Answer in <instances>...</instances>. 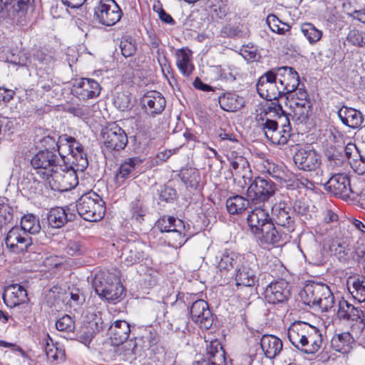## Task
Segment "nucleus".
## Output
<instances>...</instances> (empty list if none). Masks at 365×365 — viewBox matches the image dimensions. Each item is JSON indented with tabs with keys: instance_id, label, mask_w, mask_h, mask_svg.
Masks as SVG:
<instances>
[{
	"instance_id": "obj_11",
	"label": "nucleus",
	"mask_w": 365,
	"mask_h": 365,
	"mask_svg": "<svg viewBox=\"0 0 365 365\" xmlns=\"http://www.w3.org/2000/svg\"><path fill=\"white\" fill-rule=\"evenodd\" d=\"M257 91L267 101L277 100L284 96L274 68L264 73L258 80Z\"/></svg>"
},
{
	"instance_id": "obj_9",
	"label": "nucleus",
	"mask_w": 365,
	"mask_h": 365,
	"mask_svg": "<svg viewBox=\"0 0 365 365\" xmlns=\"http://www.w3.org/2000/svg\"><path fill=\"white\" fill-rule=\"evenodd\" d=\"M58 156L48 148L38 151L31 159V164L40 179H48V175L58 165Z\"/></svg>"
},
{
	"instance_id": "obj_45",
	"label": "nucleus",
	"mask_w": 365,
	"mask_h": 365,
	"mask_svg": "<svg viewBox=\"0 0 365 365\" xmlns=\"http://www.w3.org/2000/svg\"><path fill=\"white\" fill-rule=\"evenodd\" d=\"M180 177L187 187L192 188H197L200 180L199 171L192 168L182 170L180 173Z\"/></svg>"
},
{
	"instance_id": "obj_27",
	"label": "nucleus",
	"mask_w": 365,
	"mask_h": 365,
	"mask_svg": "<svg viewBox=\"0 0 365 365\" xmlns=\"http://www.w3.org/2000/svg\"><path fill=\"white\" fill-rule=\"evenodd\" d=\"M144 245L139 242H128L121 249V262L126 266L140 262L144 257Z\"/></svg>"
},
{
	"instance_id": "obj_17",
	"label": "nucleus",
	"mask_w": 365,
	"mask_h": 365,
	"mask_svg": "<svg viewBox=\"0 0 365 365\" xmlns=\"http://www.w3.org/2000/svg\"><path fill=\"white\" fill-rule=\"evenodd\" d=\"M363 333L364 331L354 332V329L336 333L331 338V346L337 352L348 354L353 350L356 341L360 344L365 342L361 339Z\"/></svg>"
},
{
	"instance_id": "obj_57",
	"label": "nucleus",
	"mask_w": 365,
	"mask_h": 365,
	"mask_svg": "<svg viewBox=\"0 0 365 365\" xmlns=\"http://www.w3.org/2000/svg\"><path fill=\"white\" fill-rule=\"evenodd\" d=\"M266 164H264L263 166L265 169V171L272 178L276 179H282L284 176L283 170L274 163H269V161L264 162Z\"/></svg>"
},
{
	"instance_id": "obj_46",
	"label": "nucleus",
	"mask_w": 365,
	"mask_h": 365,
	"mask_svg": "<svg viewBox=\"0 0 365 365\" xmlns=\"http://www.w3.org/2000/svg\"><path fill=\"white\" fill-rule=\"evenodd\" d=\"M301 31L310 44H315L322 36V31L311 23L302 24Z\"/></svg>"
},
{
	"instance_id": "obj_49",
	"label": "nucleus",
	"mask_w": 365,
	"mask_h": 365,
	"mask_svg": "<svg viewBox=\"0 0 365 365\" xmlns=\"http://www.w3.org/2000/svg\"><path fill=\"white\" fill-rule=\"evenodd\" d=\"M279 119L281 121V130H276V133L278 135V136H280L281 138H285L283 143H272L273 144L276 145H284L287 143L290 136H291V131L292 128L289 122V118L284 115L282 116H279Z\"/></svg>"
},
{
	"instance_id": "obj_25",
	"label": "nucleus",
	"mask_w": 365,
	"mask_h": 365,
	"mask_svg": "<svg viewBox=\"0 0 365 365\" xmlns=\"http://www.w3.org/2000/svg\"><path fill=\"white\" fill-rule=\"evenodd\" d=\"M76 96L83 101L97 98L101 91L99 83L92 78H82L73 86Z\"/></svg>"
},
{
	"instance_id": "obj_58",
	"label": "nucleus",
	"mask_w": 365,
	"mask_h": 365,
	"mask_svg": "<svg viewBox=\"0 0 365 365\" xmlns=\"http://www.w3.org/2000/svg\"><path fill=\"white\" fill-rule=\"evenodd\" d=\"M330 250L335 255H338L339 258L346 257L348 256L349 252V250L347 248V245L344 242L341 243L337 241L331 243Z\"/></svg>"
},
{
	"instance_id": "obj_47",
	"label": "nucleus",
	"mask_w": 365,
	"mask_h": 365,
	"mask_svg": "<svg viewBox=\"0 0 365 365\" xmlns=\"http://www.w3.org/2000/svg\"><path fill=\"white\" fill-rule=\"evenodd\" d=\"M130 212L131 218L138 222L144 220V216L147 212L146 207L140 197L135 198L130 204Z\"/></svg>"
},
{
	"instance_id": "obj_33",
	"label": "nucleus",
	"mask_w": 365,
	"mask_h": 365,
	"mask_svg": "<svg viewBox=\"0 0 365 365\" xmlns=\"http://www.w3.org/2000/svg\"><path fill=\"white\" fill-rule=\"evenodd\" d=\"M337 115L342 123L352 129L361 128L364 123V115L355 108L342 106L339 109Z\"/></svg>"
},
{
	"instance_id": "obj_42",
	"label": "nucleus",
	"mask_w": 365,
	"mask_h": 365,
	"mask_svg": "<svg viewBox=\"0 0 365 365\" xmlns=\"http://www.w3.org/2000/svg\"><path fill=\"white\" fill-rule=\"evenodd\" d=\"M69 152L73 158L72 163L77 167V170L83 171L88 165L87 154L84 147L74 139V142L70 145Z\"/></svg>"
},
{
	"instance_id": "obj_53",
	"label": "nucleus",
	"mask_w": 365,
	"mask_h": 365,
	"mask_svg": "<svg viewBox=\"0 0 365 365\" xmlns=\"http://www.w3.org/2000/svg\"><path fill=\"white\" fill-rule=\"evenodd\" d=\"M122 55L125 57L132 56L136 51L135 43L131 38H123L120 43Z\"/></svg>"
},
{
	"instance_id": "obj_31",
	"label": "nucleus",
	"mask_w": 365,
	"mask_h": 365,
	"mask_svg": "<svg viewBox=\"0 0 365 365\" xmlns=\"http://www.w3.org/2000/svg\"><path fill=\"white\" fill-rule=\"evenodd\" d=\"M76 215L68 207L51 208L47 215L48 223L53 228H61L68 222L73 221Z\"/></svg>"
},
{
	"instance_id": "obj_54",
	"label": "nucleus",
	"mask_w": 365,
	"mask_h": 365,
	"mask_svg": "<svg viewBox=\"0 0 365 365\" xmlns=\"http://www.w3.org/2000/svg\"><path fill=\"white\" fill-rule=\"evenodd\" d=\"M65 252L71 256H78L84 253L85 249L80 242L69 240L65 247Z\"/></svg>"
},
{
	"instance_id": "obj_18",
	"label": "nucleus",
	"mask_w": 365,
	"mask_h": 365,
	"mask_svg": "<svg viewBox=\"0 0 365 365\" xmlns=\"http://www.w3.org/2000/svg\"><path fill=\"white\" fill-rule=\"evenodd\" d=\"M104 145L110 150H122L128 144V137L120 126L116 124L110 125L102 132Z\"/></svg>"
},
{
	"instance_id": "obj_28",
	"label": "nucleus",
	"mask_w": 365,
	"mask_h": 365,
	"mask_svg": "<svg viewBox=\"0 0 365 365\" xmlns=\"http://www.w3.org/2000/svg\"><path fill=\"white\" fill-rule=\"evenodd\" d=\"M312 325L304 322H294L287 330V336L292 344L301 351Z\"/></svg>"
},
{
	"instance_id": "obj_10",
	"label": "nucleus",
	"mask_w": 365,
	"mask_h": 365,
	"mask_svg": "<svg viewBox=\"0 0 365 365\" xmlns=\"http://www.w3.org/2000/svg\"><path fill=\"white\" fill-rule=\"evenodd\" d=\"M123 12L115 0H100L94 9V16L99 24L106 26L120 21Z\"/></svg>"
},
{
	"instance_id": "obj_60",
	"label": "nucleus",
	"mask_w": 365,
	"mask_h": 365,
	"mask_svg": "<svg viewBox=\"0 0 365 365\" xmlns=\"http://www.w3.org/2000/svg\"><path fill=\"white\" fill-rule=\"evenodd\" d=\"M68 112L76 117L86 118L90 114V108L86 106H74L68 108Z\"/></svg>"
},
{
	"instance_id": "obj_29",
	"label": "nucleus",
	"mask_w": 365,
	"mask_h": 365,
	"mask_svg": "<svg viewBox=\"0 0 365 365\" xmlns=\"http://www.w3.org/2000/svg\"><path fill=\"white\" fill-rule=\"evenodd\" d=\"M207 360L197 362V365H227L226 353L218 340L211 341L206 347Z\"/></svg>"
},
{
	"instance_id": "obj_63",
	"label": "nucleus",
	"mask_w": 365,
	"mask_h": 365,
	"mask_svg": "<svg viewBox=\"0 0 365 365\" xmlns=\"http://www.w3.org/2000/svg\"><path fill=\"white\" fill-rule=\"evenodd\" d=\"M327 158L329 161V166L330 167H341L343 165L344 157L339 151H335L331 154L329 151L327 153Z\"/></svg>"
},
{
	"instance_id": "obj_1",
	"label": "nucleus",
	"mask_w": 365,
	"mask_h": 365,
	"mask_svg": "<svg viewBox=\"0 0 365 365\" xmlns=\"http://www.w3.org/2000/svg\"><path fill=\"white\" fill-rule=\"evenodd\" d=\"M300 296L305 304L318 307L322 312H328L334 304V297L329 287L324 283L308 282Z\"/></svg>"
},
{
	"instance_id": "obj_14",
	"label": "nucleus",
	"mask_w": 365,
	"mask_h": 365,
	"mask_svg": "<svg viewBox=\"0 0 365 365\" xmlns=\"http://www.w3.org/2000/svg\"><path fill=\"white\" fill-rule=\"evenodd\" d=\"M337 317L341 320L351 322L350 329H354V332L364 331L365 314L364 311L347 301L344 299L339 301Z\"/></svg>"
},
{
	"instance_id": "obj_64",
	"label": "nucleus",
	"mask_w": 365,
	"mask_h": 365,
	"mask_svg": "<svg viewBox=\"0 0 365 365\" xmlns=\"http://www.w3.org/2000/svg\"><path fill=\"white\" fill-rule=\"evenodd\" d=\"M218 136L222 140H227L230 143L234 144L231 146L232 148H236L237 146H240L238 140L236 138L235 135L232 133L226 132V130L220 129L218 133Z\"/></svg>"
},
{
	"instance_id": "obj_37",
	"label": "nucleus",
	"mask_w": 365,
	"mask_h": 365,
	"mask_svg": "<svg viewBox=\"0 0 365 365\" xmlns=\"http://www.w3.org/2000/svg\"><path fill=\"white\" fill-rule=\"evenodd\" d=\"M247 220L252 232L254 234L258 232L264 226V224L270 222L271 218H269L268 212L265 209L257 207L250 212Z\"/></svg>"
},
{
	"instance_id": "obj_52",
	"label": "nucleus",
	"mask_w": 365,
	"mask_h": 365,
	"mask_svg": "<svg viewBox=\"0 0 365 365\" xmlns=\"http://www.w3.org/2000/svg\"><path fill=\"white\" fill-rule=\"evenodd\" d=\"M56 327L58 331L71 332L75 329V322L68 314H65L57 320Z\"/></svg>"
},
{
	"instance_id": "obj_19",
	"label": "nucleus",
	"mask_w": 365,
	"mask_h": 365,
	"mask_svg": "<svg viewBox=\"0 0 365 365\" xmlns=\"http://www.w3.org/2000/svg\"><path fill=\"white\" fill-rule=\"evenodd\" d=\"M190 315L192 321L198 324L200 329L207 330L212 327L214 322L213 315L205 300L199 299L192 303Z\"/></svg>"
},
{
	"instance_id": "obj_51",
	"label": "nucleus",
	"mask_w": 365,
	"mask_h": 365,
	"mask_svg": "<svg viewBox=\"0 0 365 365\" xmlns=\"http://www.w3.org/2000/svg\"><path fill=\"white\" fill-rule=\"evenodd\" d=\"M178 220L171 216H163L158 220L156 225L161 232H166L168 234L172 230L176 228V221Z\"/></svg>"
},
{
	"instance_id": "obj_16",
	"label": "nucleus",
	"mask_w": 365,
	"mask_h": 365,
	"mask_svg": "<svg viewBox=\"0 0 365 365\" xmlns=\"http://www.w3.org/2000/svg\"><path fill=\"white\" fill-rule=\"evenodd\" d=\"M110 339L115 346L122 345L127 354H133L136 345L132 340L127 341L130 333V324L125 320H117L110 327Z\"/></svg>"
},
{
	"instance_id": "obj_3",
	"label": "nucleus",
	"mask_w": 365,
	"mask_h": 365,
	"mask_svg": "<svg viewBox=\"0 0 365 365\" xmlns=\"http://www.w3.org/2000/svg\"><path fill=\"white\" fill-rule=\"evenodd\" d=\"M93 287L98 295L114 304L125 296L124 287L118 277L97 274L93 279Z\"/></svg>"
},
{
	"instance_id": "obj_4",
	"label": "nucleus",
	"mask_w": 365,
	"mask_h": 365,
	"mask_svg": "<svg viewBox=\"0 0 365 365\" xmlns=\"http://www.w3.org/2000/svg\"><path fill=\"white\" fill-rule=\"evenodd\" d=\"M44 181L48 182L51 190L63 192L75 187L78 183V178L73 167L58 165Z\"/></svg>"
},
{
	"instance_id": "obj_50",
	"label": "nucleus",
	"mask_w": 365,
	"mask_h": 365,
	"mask_svg": "<svg viewBox=\"0 0 365 365\" xmlns=\"http://www.w3.org/2000/svg\"><path fill=\"white\" fill-rule=\"evenodd\" d=\"M347 41L358 47H365V31L354 29L349 31Z\"/></svg>"
},
{
	"instance_id": "obj_6",
	"label": "nucleus",
	"mask_w": 365,
	"mask_h": 365,
	"mask_svg": "<svg viewBox=\"0 0 365 365\" xmlns=\"http://www.w3.org/2000/svg\"><path fill=\"white\" fill-rule=\"evenodd\" d=\"M322 184L327 191L343 200H355L361 193L351 185L349 178L344 173L334 174L327 181L323 180Z\"/></svg>"
},
{
	"instance_id": "obj_34",
	"label": "nucleus",
	"mask_w": 365,
	"mask_h": 365,
	"mask_svg": "<svg viewBox=\"0 0 365 365\" xmlns=\"http://www.w3.org/2000/svg\"><path fill=\"white\" fill-rule=\"evenodd\" d=\"M176 222V228L169 232L165 237L170 247L178 249L181 247L188 240L189 227H186L182 220H178Z\"/></svg>"
},
{
	"instance_id": "obj_38",
	"label": "nucleus",
	"mask_w": 365,
	"mask_h": 365,
	"mask_svg": "<svg viewBox=\"0 0 365 365\" xmlns=\"http://www.w3.org/2000/svg\"><path fill=\"white\" fill-rule=\"evenodd\" d=\"M220 108L227 112H235L245 105V100L236 93H224L218 97Z\"/></svg>"
},
{
	"instance_id": "obj_30",
	"label": "nucleus",
	"mask_w": 365,
	"mask_h": 365,
	"mask_svg": "<svg viewBox=\"0 0 365 365\" xmlns=\"http://www.w3.org/2000/svg\"><path fill=\"white\" fill-rule=\"evenodd\" d=\"M27 299L26 290L23 286L18 284L6 287L3 293L4 302L10 308L26 302Z\"/></svg>"
},
{
	"instance_id": "obj_36",
	"label": "nucleus",
	"mask_w": 365,
	"mask_h": 365,
	"mask_svg": "<svg viewBox=\"0 0 365 365\" xmlns=\"http://www.w3.org/2000/svg\"><path fill=\"white\" fill-rule=\"evenodd\" d=\"M143 160L139 157L125 159L120 165L115 174V181L119 185L129 178L135 169L140 166Z\"/></svg>"
},
{
	"instance_id": "obj_55",
	"label": "nucleus",
	"mask_w": 365,
	"mask_h": 365,
	"mask_svg": "<svg viewBox=\"0 0 365 365\" xmlns=\"http://www.w3.org/2000/svg\"><path fill=\"white\" fill-rule=\"evenodd\" d=\"M74 139L75 138L73 137L68 136V135H62L58 138V140L56 141V147L59 155L62 158H64V155L63 154L61 150L63 148L69 150L70 145L74 142Z\"/></svg>"
},
{
	"instance_id": "obj_2",
	"label": "nucleus",
	"mask_w": 365,
	"mask_h": 365,
	"mask_svg": "<svg viewBox=\"0 0 365 365\" xmlns=\"http://www.w3.org/2000/svg\"><path fill=\"white\" fill-rule=\"evenodd\" d=\"M76 207L78 215L88 222L100 221L106 212L104 201L93 191L81 195L77 200Z\"/></svg>"
},
{
	"instance_id": "obj_32",
	"label": "nucleus",
	"mask_w": 365,
	"mask_h": 365,
	"mask_svg": "<svg viewBox=\"0 0 365 365\" xmlns=\"http://www.w3.org/2000/svg\"><path fill=\"white\" fill-rule=\"evenodd\" d=\"M267 112H261L257 115V123L263 130L266 138L272 143H283L285 138H281L276 133L278 128V122L267 117Z\"/></svg>"
},
{
	"instance_id": "obj_23",
	"label": "nucleus",
	"mask_w": 365,
	"mask_h": 365,
	"mask_svg": "<svg viewBox=\"0 0 365 365\" xmlns=\"http://www.w3.org/2000/svg\"><path fill=\"white\" fill-rule=\"evenodd\" d=\"M254 234L262 245H276L280 241H285L289 235L284 230H277L272 221L264 224V226Z\"/></svg>"
},
{
	"instance_id": "obj_12",
	"label": "nucleus",
	"mask_w": 365,
	"mask_h": 365,
	"mask_svg": "<svg viewBox=\"0 0 365 365\" xmlns=\"http://www.w3.org/2000/svg\"><path fill=\"white\" fill-rule=\"evenodd\" d=\"M275 192V185L269 179L257 177L247 190V197L255 204L267 201Z\"/></svg>"
},
{
	"instance_id": "obj_35",
	"label": "nucleus",
	"mask_w": 365,
	"mask_h": 365,
	"mask_svg": "<svg viewBox=\"0 0 365 365\" xmlns=\"http://www.w3.org/2000/svg\"><path fill=\"white\" fill-rule=\"evenodd\" d=\"M261 349L267 358L274 359L282 350V340L274 335H263L260 340Z\"/></svg>"
},
{
	"instance_id": "obj_8",
	"label": "nucleus",
	"mask_w": 365,
	"mask_h": 365,
	"mask_svg": "<svg viewBox=\"0 0 365 365\" xmlns=\"http://www.w3.org/2000/svg\"><path fill=\"white\" fill-rule=\"evenodd\" d=\"M286 233L290 234L296 227L295 215L290 202L282 200L274 203L272 207V219Z\"/></svg>"
},
{
	"instance_id": "obj_56",
	"label": "nucleus",
	"mask_w": 365,
	"mask_h": 365,
	"mask_svg": "<svg viewBox=\"0 0 365 365\" xmlns=\"http://www.w3.org/2000/svg\"><path fill=\"white\" fill-rule=\"evenodd\" d=\"M222 32L230 38H246L248 36V32L238 26L225 27Z\"/></svg>"
},
{
	"instance_id": "obj_24",
	"label": "nucleus",
	"mask_w": 365,
	"mask_h": 365,
	"mask_svg": "<svg viewBox=\"0 0 365 365\" xmlns=\"http://www.w3.org/2000/svg\"><path fill=\"white\" fill-rule=\"evenodd\" d=\"M141 103L147 114L155 116L164 110L166 101L160 92L149 91L142 97Z\"/></svg>"
},
{
	"instance_id": "obj_61",
	"label": "nucleus",
	"mask_w": 365,
	"mask_h": 365,
	"mask_svg": "<svg viewBox=\"0 0 365 365\" xmlns=\"http://www.w3.org/2000/svg\"><path fill=\"white\" fill-rule=\"evenodd\" d=\"M357 158H353L350 160L349 163L353 170L359 175H362L365 173V157L359 154Z\"/></svg>"
},
{
	"instance_id": "obj_62",
	"label": "nucleus",
	"mask_w": 365,
	"mask_h": 365,
	"mask_svg": "<svg viewBox=\"0 0 365 365\" xmlns=\"http://www.w3.org/2000/svg\"><path fill=\"white\" fill-rule=\"evenodd\" d=\"M115 106L121 111L128 110L130 106L129 97L124 93H118L114 99Z\"/></svg>"
},
{
	"instance_id": "obj_15",
	"label": "nucleus",
	"mask_w": 365,
	"mask_h": 365,
	"mask_svg": "<svg viewBox=\"0 0 365 365\" xmlns=\"http://www.w3.org/2000/svg\"><path fill=\"white\" fill-rule=\"evenodd\" d=\"M256 257L255 255L248 254L241 263L236 273L233 275L237 286L252 287L257 282Z\"/></svg>"
},
{
	"instance_id": "obj_48",
	"label": "nucleus",
	"mask_w": 365,
	"mask_h": 365,
	"mask_svg": "<svg viewBox=\"0 0 365 365\" xmlns=\"http://www.w3.org/2000/svg\"><path fill=\"white\" fill-rule=\"evenodd\" d=\"M168 328L173 331L177 336L181 339H185L190 331L188 322L184 318L176 319L173 323H168Z\"/></svg>"
},
{
	"instance_id": "obj_26",
	"label": "nucleus",
	"mask_w": 365,
	"mask_h": 365,
	"mask_svg": "<svg viewBox=\"0 0 365 365\" xmlns=\"http://www.w3.org/2000/svg\"><path fill=\"white\" fill-rule=\"evenodd\" d=\"M289 296L288 282L279 280L270 283L264 290V298L269 304H279L286 301Z\"/></svg>"
},
{
	"instance_id": "obj_39",
	"label": "nucleus",
	"mask_w": 365,
	"mask_h": 365,
	"mask_svg": "<svg viewBox=\"0 0 365 365\" xmlns=\"http://www.w3.org/2000/svg\"><path fill=\"white\" fill-rule=\"evenodd\" d=\"M322 344V336L318 328L312 326L307 336L301 351L306 354H314L317 352Z\"/></svg>"
},
{
	"instance_id": "obj_59",
	"label": "nucleus",
	"mask_w": 365,
	"mask_h": 365,
	"mask_svg": "<svg viewBox=\"0 0 365 365\" xmlns=\"http://www.w3.org/2000/svg\"><path fill=\"white\" fill-rule=\"evenodd\" d=\"M228 160L236 161V163H239L240 167H249V162L246 158H245L242 153L239 151V148L237 150H230L227 155Z\"/></svg>"
},
{
	"instance_id": "obj_21",
	"label": "nucleus",
	"mask_w": 365,
	"mask_h": 365,
	"mask_svg": "<svg viewBox=\"0 0 365 365\" xmlns=\"http://www.w3.org/2000/svg\"><path fill=\"white\" fill-rule=\"evenodd\" d=\"M5 243L11 251L23 252L32 245V239L19 227H12L7 233Z\"/></svg>"
},
{
	"instance_id": "obj_41",
	"label": "nucleus",
	"mask_w": 365,
	"mask_h": 365,
	"mask_svg": "<svg viewBox=\"0 0 365 365\" xmlns=\"http://www.w3.org/2000/svg\"><path fill=\"white\" fill-rule=\"evenodd\" d=\"M192 52L187 48H180L176 51V66L185 76H189L195 67L191 62Z\"/></svg>"
},
{
	"instance_id": "obj_13",
	"label": "nucleus",
	"mask_w": 365,
	"mask_h": 365,
	"mask_svg": "<svg viewBox=\"0 0 365 365\" xmlns=\"http://www.w3.org/2000/svg\"><path fill=\"white\" fill-rule=\"evenodd\" d=\"M246 256L241 255L230 250H225L220 257V261L217 265V274L220 276L224 281H228L233 279V275L237 269L244 262Z\"/></svg>"
},
{
	"instance_id": "obj_20",
	"label": "nucleus",
	"mask_w": 365,
	"mask_h": 365,
	"mask_svg": "<svg viewBox=\"0 0 365 365\" xmlns=\"http://www.w3.org/2000/svg\"><path fill=\"white\" fill-rule=\"evenodd\" d=\"M274 69L284 96L293 92L298 88L299 85V76L293 68L282 66L274 68Z\"/></svg>"
},
{
	"instance_id": "obj_22",
	"label": "nucleus",
	"mask_w": 365,
	"mask_h": 365,
	"mask_svg": "<svg viewBox=\"0 0 365 365\" xmlns=\"http://www.w3.org/2000/svg\"><path fill=\"white\" fill-rule=\"evenodd\" d=\"M6 7L9 16L17 24L24 25L28 9L34 0H0Z\"/></svg>"
},
{
	"instance_id": "obj_40",
	"label": "nucleus",
	"mask_w": 365,
	"mask_h": 365,
	"mask_svg": "<svg viewBox=\"0 0 365 365\" xmlns=\"http://www.w3.org/2000/svg\"><path fill=\"white\" fill-rule=\"evenodd\" d=\"M346 286L354 299L359 302H365V277H351L347 279Z\"/></svg>"
},
{
	"instance_id": "obj_5",
	"label": "nucleus",
	"mask_w": 365,
	"mask_h": 365,
	"mask_svg": "<svg viewBox=\"0 0 365 365\" xmlns=\"http://www.w3.org/2000/svg\"><path fill=\"white\" fill-rule=\"evenodd\" d=\"M287 105L293 112L294 118L299 123H306L310 115L312 103L307 91L297 88L293 92L286 94Z\"/></svg>"
},
{
	"instance_id": "obj_43",
	"label": "nucleus",
	"mask_w": 365,
	"mask_h": 365,
	"mask_svg": "<svg viewBox=\"0 0 365 365\" xmlns=\"http://www.w3.org/2000/svg\"><path fill=\"white\" fill-rule=\"evenodd\" d=\"M20 228L28 235L38 233L41 229L39 217L32 213L25 214L21 217Z\"/></svg>"
},
{
	"instance_id": "obj_7",
	"label": "nucleus",
	"mask_w": 365,
	"mask_h": 365,
	"mask_svg": "<svg viewBox=\"0 0 365 365\" xmlns=\"http://www.w3.org/2000/svg\"><path fill=\"white\" fill-rule=\"evenodd\" d=\"M293 160L299 169L315 173L314 182L317 184L323 183L322 171L320 169V156L314 150L299 149L294 154Z\"/></svg>"
},
{
	"instance_id": "obj_44",
	"label": "nucleus",
	"mask_w": 365,
	"mask_h": 365,
	"mask_svg": "<svg viewBox=\"0 0 365 365\" xmlns=\"http://www.w3.org/2000/svg\"><path fill=\"white\" fill-rule=\"evenodd\" d=\"M250 205V199H246L241 195H235L229 197L226 201V207L231 215L240 214L245 211Z\"/></svg>"
}]
</instances>
